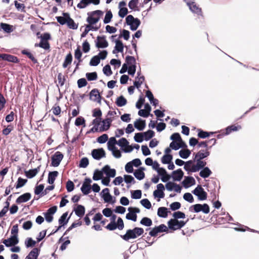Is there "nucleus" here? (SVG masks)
Masks as SVG:
<instances>
[{
    "instance_id": "nucleus-1",
    "label": "nucleus",
    "mask_w": 259,
    "mask_h": 259,
    "mask_svg": "<svg viewBox=\"0 0 259 259\" xmlns=\"http://www.w3.org/2000/svg\"><path fill=\"white\" fill-rule=\"evenodd\" d=\"M38 38H40V41L39 44H35V47H39L46 50H49L50 45L48 41L51 39V34L48 32H46L41 34Z\"/></svg>"
},
{
    "instance_id": "nucleus-2",
    "label": "nucleus",
    "mask_w": 259,
    "mask_h": 259,
    "mask_svg": "<svg viewBox=\"0 0 259 259\" xmlns=\"http://www.w3.org/2000/svg\"><path fill=\"white\" fill-rule=\"evenodd\" d=\"M103 14V12L101 10H96L92 12L91 13H88L89 16L87 19V21L89 24L92 26L93 25L97 23L101 16Z\"/></svg>"
},
{
    "instance_id": "nucleus-3",
    "label": "nucleus",
    "mask_w": 259,
    "mask_h": 259,
    "mask_svg": "<svg viewBox=\"0 0 259 259\" xmlns=\"http://www.w3.org/2000/svg\"><path fill=\"white\" fill-rule=\"evenodd\" d=\"M126 23L130 26L132 30L135 31L140 26L141 21L138 18H135L132 15H130L126 18Z\"/></svg>"
},
{
    "instance_id": "nucleus-4",
    "label": "nucleus",
    "mask_w": 259,
    "mask_h": 259,
    "mask_svg": "<svg viewBox=\"0 0 259 259\" xmlns=\"http://www.w3.org/2000/svg\"><path fill=\"white\" fill-rule=\"evenodd\" d=\"M192 193L198 197L199 200H204L207 199V193L204 190L201 185L197 187L192 191Z\"/></svg>"
},
{
    "instance_id": "nucleus-5",
    "label": "nucleus",
    "mask_w": 259,
    "mask_h": 259,
    "mask_svg": "<svg viewBox=\"0 0 259 259\" xmlns=\"http://www.w3.org/2000/svg\"><path fill=\"white\" fill-rule=\"evenodd\" d=\"M63 155L60 151H57L52 155L51 159V165L53 166L57 167L59 165L61 161L63 158Z\"/></svg>"
},
{
    "instance_id": "nucleus-6",
    "label": "nucleus",
    "mask_w": 259,
    "mask_h": 259,
    "mask_svg": "<svg viewBox=\"0 0 259 259\" xmlns=\"http://www.w3.org/2000/svg\"><path fill=\"white\" fill-rule=\"evenodd\" d=\"M168 229L164 224H161L159 226L153 228L149 232V235L152 237H156L159 233L167 232Z\"/></svg>"
},
{
    "instance_id": "nucleus-7",
    "label": "nucleus",
    "mask_w": 259,
    "mask_h": 259,
    "mask_svg": "<svg viewBox=\"0 0 259 259\" xmlns=\"http://www.w3.org/2000/svg\"><path fill=\"white\" fill-rule=\"evenodd\" d=\"M193 207L195 212L202 211L204 213H208L209 212V207L208 205L206 203L203 204H196L193 205Z\"/></svg>"
},
{
    "instance_id": "nucleus-8",
    "label": "nucleus",
    "mask_w": 259,
    "mask_h": 259,
    "mask_svg": "<svg viewBox=\"0 0 259 259\" xmlns=\"http://www.w3.org/2000/svg\"><path fill=\"white\" fill-rule=\"evenodd\" d=\"M57 210V206H53L49 208L46 212L44 213L46 220L50 223L53 221V214H54Z\"/></svg>"
},
{
    "instance_id": "nucleus-9",
    "label": "nucleus",
    "mask_w": 259,
    "mask_h": 259,
    "mask_svg": "<svg viewBox=\"0 0 259 259\" xmlns=\"http://www.w3.org/2000/svg\"><path fill=\"white\" fill-rule=\"evenodd\" d=\"M92 155L93 157L96 160H100L103 157H105L106 153L103 148L95 149L92 151Z\"/></svg>"
},
{
    "instance_id": "nucleus-10",
    "label": "nucleus",
    "mask_w": 259,
    "mask_h": 259,
    "mask_svg": "<svg viewBox=\"0 0 259 259\" xmlns=\"http://www.w3.org/2000/svg\"><path fill=\"white\" fill-rule=\"evenodd\" d=\"M0 59L14 63L19 62V60L17 57L8 54H0Z\"/></svg>"
},
{
    "instance_id": "nucleus-11",
    "label": "nucleus",
    "mask_w": 259,
    "mask_h": 259,
    "mask_svg": "<svg viewBox=\"0 0 259 259\" xmlns=\"http://www.w3.org/2000/svg\"><path fill=\"white\" fill-rule=\"evenodd\" d=\"M96 46L98 48H105L108 46V42L106 39L105 36H98L97 37Z\"/></svg>"
},
{
    "instance_id": "nucleus-12",
    "label": "nucleus",
    "mask_w": 259,
    "mask_h": 259,
    "mask_svg": "<svg viewBox=\"0 0 259 259\" xmlns=\"http://www.w3.org/2000/svg\"><path fill=\"white\" fill-rule=\"evenodd\" d=\"M164 185L160 183L157 185V190L153 192V195L155 198H163L164 197V193L163 191L164 190Z\"/></svg>"
},
{
    "instance_id": "nucleus-13",
    "label": "nucleus",
    "mask_w": 259,
    "mask_h": 259,
    "mask_svg": "<svg viewBox=\"0 0 259 259\" xmlns=\"http://www.w3.org/2000/svg\"><path fill=\"white\" fill-rule=\"evenodd\" d=\"M19 242L18 237H17L16 235L11 236L10 238L7 239H4L3 241V243L7 246L10 247L15 246Z\"/></svg>"
},
{
    "instance_id": "nucleus-14",
    "label": "nucleus",
    "mask_w": 259,
    "mask_h": 259,
    "mask_svg": "<svg viewBox=\"0 0 259 259\" xmlns=\"http://www.w3.org/2000/svg\"><path fill=\"white\" fill-rule=\"evenodd\" d=\"M90 98L94 101L100 103L102 97L100 95L98 90L94 89L90 93Z\"/></svg>"
},
{
    "instance_id": "nucleus-15",
    "label": "nucleus",
    "mask_w": 259,
    "mask_h": 259,
    "mask_svg": "<svg viewBox=\"0 0 259 259\" xmlns=\"http://www.w3.org/2000/svg\"><path fill=\"white\" fill-rule=\"evenodd\" d=\"M196 161V164L193 165V172L198 171L200 169L205 167L206 162L203 161L202 159H194Z\"/></svg>"
},
{
    "instance_id": "nucleus-16",
    "label": "nucleus",
    "mask_w": 259,
    "mask_h": 259,
    "mask_svg": "<svg viewBox=\"0 0 259 259\" xmlns=\"http://www.w3.org/2000/svg\"><path fill=\"white\" fill-rule=\"evenodd\" d=\"M210 154V152L208 149H206L205 150H201L198 151L197 153L194 154V159H203L208 157Z\"/></svg>"
},
{
    "instance_id": "nucleus-17",
    "label": "nucleus",
    "mask_w": 259,
    "mask_h": 259,
    "mask_svg": "<svg viewBox=\"0 0 259 259\" xmlns=\"http://www.w3.org/2000/svg\"><path fill=\"white\" fill-rule=\"evenodd\" d=\"M102 171L106 174L108 177L113 178L116 175V170L115 169L110 168L108 165H106L102 168Z\"/></svg>"
},
{
    "instance_id": "nucleus-18",
    "label": "nucleus",
    "mask_w": 259,
    "mask_h": 259,
    "mask_svg": "<svg viewBox=\"0 0 259 259\" xmlns=\"http://www.w3.org/2000/svg\"><path fill=\"white\" fill-rule=\"evenodd\" d=\"M31 194L30 193H25L19 197L16 200V202L18 204H20L23 202L28 201L31 198Z\"/></svg>"
},
{
    "instance_id": "nucleus-19",
    "label": "nucleus",
    "mask_w": 259,
    "mask_h": 259,
    "mask_svg": "<svg viewBox=\"0 0 259 259\" xmlns=\"http://www.w3.org/2000/svg\"><path fill=\"white\" fill-rule=\"evenodd\" d=\"M184 176V172L181 168L172 171V177L174 181H180Z\"/></svg>"
},
{
    "instance_id": "nucleus-20",
    "label": "nucleus",
    "mask_w": 259,
    "mask_h": 259,
    "mask_svg": "<svg viewBox=\"0 0 259 259\" xmlns=\"http://www.w3.org/2000/svg\"><path fill=\"white\" fill-rule=\"evenodd\" d=\"M187 5L189 6L190 9L193 13L197 14H200L201 13V9L199 8L194 2H187Z\"/></svg>"
},
{
    "instance_id": "nucleus-21",
    "label": "nucleus",
    "mask_w": 259,
    "mask_h": 259,
    "mask_svg": "<svg viewBox=\"0 0 259 259\" xmlns=\"http://www.w3.org/2000/svg\"><path fill=\"white\" fill-rule=\"evenodd\" d=\"M120 236L125 241H128L131 239L136 238V236L135 235V234L132 229L127 230L125 234L121 235Z\"/></svg>"
},
{
    "instance_id": "nucleus-22",
    "label": "nucleus",
    "mask_w": 259,
    "mask_h": 259,
    "mask_svg": "<svg viewBox=\"0 0 259 259\" xmlns=\"http://www.w3.org/2000/svg\"><path fill=\"white\" fill-rule=\"evenodd\" d=\"M135 127L139 131H142L146 126L145 120L141 119H137L134 122Z\"/></svg>"
},
{
    "instance_id": "nucleus-23",
    "label": "nucleus",
    "mask_w": 259,
    "mask_h": 259,
    "mask_svg": "<svg viewBox=\"0 0 259 259\" xmlns=\"http://www.w3.org/2000/svg\"><path fill=\"white\" fill-rule=\"evenodd\" d=\"M195 179L192 177H186L182 183L185 188L189 187L190 185L194 184Z\"/></svg>"
},
{
    "instance_id": "nucleus-24",
    "label": "nucleus",
    "mask_w": 259,
    "mask_h": 259,
    "mask_svg": "<svg viewBox=\"0 0 259 259\" xmlns=\"http://www.w3.org/2000/svg\"><path fill=\"white\" fill-rule=\"evenodd\" d=\"M63 17L57 16L56 17L57 22L62 25L66 24L69 14L67 13H63Z\"/></svg>"
},
{
    "instance_id": "nucleus-25",
    "label": "nucleus",
    "mask_w": 259,
    "mask_h": 259,
    "mask_svg": "<svg viewBox=\"0 0 259 259\" xmlns=\"http://www.w3.org/2000/svg\"><path fill=\"white\" fill-rule=\"evenodd\" d=\"M39 169H40V166H38L36 168L30 169L28 171H26L25 172V174L28 178H29V179L32 178L33 177L35 176L36 175V174L38 172V171H39Z\"/></svg>"
},
{
    "instance_id": "nucleus-26",
    "label": "nucleus",
    "mask_w": 259,
    "mask_h": 259,
    "mask_svg": "<svg viewBox=\"0 0 259 259\" xmlns=\"http://www.w3.org/2000/svg\"><path fill=\"white\" fill-rule=\"evenodd\" d=\"M115 42L116 45L115 47V50L113 51V53L115 54L116 53V52L122 53L123 51L124 48L122 41L120 40H116Z\"/></svg>"
},
{
    "instance_id": "nucleus-27",
    "label": "nucleus",
    "mask_w": 259,
    "mask_h": 259,
    "mask_svg": "<svg viewBox=\"0 0 259 259\" xmlns=\"http://www.w3.org/2000/svg\"><path fill=\"white\" fill-rule=\"evenodd\" d=\"M168 226L170 229L176 230L177 229H180L179 227L178 220L177 219H170L168 222Z\"/></svg>"
},
{
    "instance_id": "nucleus-28",
    "label": "nucleus",
    "mask_w": 259,
    "mask_h": 259,
    "mask_svg": "<svg viewBox=\"0 0 259 259\" xmlns=\"http://www.w3.org/2000/svg\"><path fill=\"white\" fill-rule=\"evenodd\" d=\"M129 212L126 214V219L136 222L137 221V215L135 214V212L133 211V207L128 208Z\"/></svg>"
},
{
    "instance_id": "nucleus-29",
    "label": "nucleus",
    "mask_w": 259,
    "mask_h": 259,
    "mask_svg": "<svg viewBox=\"0 0 259 259\" xmlns=\"http://www.w3.org/2000/svg\"><path fill=\"white\" fill-rule=\"evenodd\" d=\"M39 250L37 248H34L26 257L27 259H37L39 254Z\"/></svg>"
},
{
    "instance_id": "nucleus-30",
    "label": "nucleus",
    "mask_w": 259,
    "mask_h": 259,
    "mask_svg": "<svg viewBox=\"0 0 259 259\" xmlns=\"http://www.w3.org/2000/svg\"><path fill=\"white\" fill-rule=\"evenodd\" d=\"M241 126L240 125H231L230 126H228L225 129V133L223 134L224 135H227L230 134L232 132L237 131L238 130L240 129Z\"/></svg>"
},
{
    "instance_id": "nucleus-31",
    "label": "nucleus",
    "mask_w": 259,
    "mask_h": 259,
    "mask_svg": "<svg viewBox=\"0 0 259 259\" xmlns=\"http://www.w3.org/2000/svg\"><path fill=\"white\" fill-rule=\"evenodd\" d=\"M75 214L79 217H82L85 213V208L81 205H77L76 208L74 209Z\"/></svg>"
},
{
    "instance_id": "nucleus-32",
    "label": "nucleus",
    "mask_w": 259,
    "mask_h": 259,
    "mask_svg": "<svg viewBox=\"0 0 259 259\" xmlns=\"http://www.w3.org/2000/svg\"><path fill=\"white\" fill-rule=\"evenodd\" d=\"M59 173L57 171H51L49 173L48 182L50 184H54Z\"/></svg>"
},
{
    "instance_id": "nucleus-33",
    "label": "nucleus",
    "mask_w": 259,
    "mask_h": 259,
    "mask_svg": "<svg viewBox=\"0 0 259 259\" xmlns=\"http://www.w3.org/2000/svg\"><path fill=\"white\" fill-rule=\"evenodd\" d=\"M212 174L211 171L208 167H205L202 168L199 173V175L203 178H206L209 177Z\"/></svg>"
},
{
    "instance_id": "nucleus-34",
    "label": "nucleus",
    "mask_w": 259,
    "mask_h": 259,
    "mask_svg": "<svg viewBox=\"0 0 259 259\" xmlns=\"http://www.w3.org/2000/svg\"><path fill=\"white\" fill-rule=\"evenodd\" d=\"M66 24L70 29H76L78 28V24L75 23L74 21L70 17V15L68 17Z\"/></svg>"
},
{
    "instance_id": "nucleus-35",
    "label": "nucleus",
    "mask_w": 259,
    "mask_h": 259,
    "mask_svg": "<svg viewBox=\"0 0 259 259\" xmlns=\"http://www.w3.org/2000/svg\"><path fill=\"white\" fill-rule=\"evenodd\" d=\"M167 213V208L165 207H160L158 209L157 215L161 218H166Z\"/></svg>"
},
{
    "instance_id": "nucleus-36",
    "label": "nucleus",
    "mask_w": 259,
    "mask_h": 259,
    "mask_svg": "<svg viewBox=\"0 0 259 259\" xmlns=\"http://www.w3.org/2000/svg\"><path fill=\"white\" fill-rule=\"evenodd\" d=\"M143 168L136 170L134 172L135 177L138 180H141L145 178V173L143 172Z\"/></svg>"
},
{
    "instance_id": "nucleus-37",
    "label": "nucleus",
    "mask_w": 259,
    "mask_h": 259,
    "mask_svg": "<svg viewBox=\"0 0 259 259\" xmlns=\"http://www.w3.org/2000/svg\"><path fill=\"white\" fill-rule=\"evenodd\" d=\"M116 144H117V141L116 140L115 138L114 137L110 138L107 143L108 149L109 150L115 149V148H116V147L115 146V145Z\"/></svg>"
},
{
    "instance_id": "nucleus-38",
    "label": "nucleus",
    "mask_w": 259,
    "mask_h": 259,
    "mask_svg": "<svg viewBox=\"0 0 259 259\" xmlns=\"http://www.w3.org/2000/svg\"><path fill=\"white\" fill-rule=\"evenodd\" d=\"M1 28L7 33H10L13 31V26L5 23H1L0 24Z\"/></svg>"
},
{
    "instance_id": "nucleus-39",
    "label": "nucleus",
    "mask_w": 259,
    "mask_h": 259,
    "mask_svg": "<svg viewBox=\"0 0 259 259\" xmlns=\"http://www.w3.org/2000/svg\"><path fill=\"white\" fill-rule=\"evenodd\" d=\"M113 119L111 117L106 118V119L102 120V122L103 123V130L105 131L107 130L110 126L111 123Z\"/></svg>"
},
{
    "instance_id": "nucleus-40",
    "label": "nucleus",
    "mask_w": 259,
    "mask_h": 259,
    "mask_svg": "<svg viewBox=\"0 0 259 259\" xmlns=\"http://www.w3.org/2000/svg\"><path fill=\"white\" fill-rule=\"evenodd\" d=\"M198 137L200 138L204 139L208 137H209L210 135L213 134L214 133L213 132H207L203 131V130L201 129L198 130Z\"/></svg>"
},
{
    "instance_id": "nucleus-41",
    "label": "nucleus",
    "mask_w": 259,
    "mask_h": 259,
    "mask_svg": "<svg viewBox=\"0 0 259 259\" xmlns=\"http://www.w3.org/2000/svg\"><path fill=\"white\" fill-rule=\"evenodd\" d=\"M103 171L102 170H99L98 169H96L94 171L93 179L95 181H98L100 179H102L103 177Z\"/></svg>"
},
{
    "instance_id": "nucleus-42",
    "label": "nucleus",
    "mask_w": 259,
    "mask_h": 259,
    "mask_svg": "<svg viewBox=\"0 0 259 259\" xmlns=\"http://www.w3.org/2000/svg\"><path fill=\"white\" fill-rule=\"evenodd\" d=\"M72 61V54L70 53H69L66 56L64 62L63 63V67L64 68H66L68 65H69L71 63Z\"/></svg>"
},
{
    "instance_id": "nucleus-43",
    "label": "nucleus",
    "mask_w": 259,
    "mask_h": 259,
    "mask_svg": "<svg viewBox=\"0 0 259 259\" xmlns=\"http://www.w3.org/2000/svg\"><path fill=\"white\" fill-rule=\"evenodd\" d=\"M102 197L103 198V199L105 202L111 203H114L115 202V198H114V199H113V197L110 195V193L102 195Z\"/></svg>"
},
{
    "instance_id": "nucleus-44",
    "label": "nucleus",
    "mask_w": 259,
    "mask_h": 259,
    "mask_svg": "<svg viewBox=\"0 0 259 259\" xmlns=\"http://www.w3.org/2000/svg\"><path fill=\"white\" fill-rule=\"evenodd\" d=\"M67 215L68 212H66L64 213L59 219V223L60 225V226H61V227L67 223L68 220L69 219V218L68 219H66Z\"/></svg>"
},
{
    "instance_id": "nucleus-45",
    "label": "nucleus",
    "mask_w": 259,
    "mask_h": 259,
    "mask_svg": "<svg viewBox=\"0 0 259 259\" xmlns=\"http://www.w3.org/2000/svg\"><path fill=\"white\" fill-rule=\"evenodd\" d=\"M172 159V156L170 154H165L161 158V162L163 164H169Z\"/></svg>"
},
{
    "instance_id": "nucleus-46",
    "label": "nucleus",
    "mask_w": 259,
    "mask_h": 259,
    "mask_svg": "<svg viewBox=\"0 0 259 259\" xmlns=\"http://www.w3.org/2000/svg\"><path fill=\"white\" fill-rule=\"evenodd\" d=\"M22 54L23 55H26L32 61L34 64H36L37 63V59L34 57L32 54H31L30 52L27 51V50H23L22 51Z\"/></svg>"
},
{
    "instance_id": "nucleus-47",
    "label": "nucleus",
    "mask_w": 259,
    "mask_h": 259,
    "mask_svg": "<svg viewBox=\"0 0 259 259\" xmlns=\"http://www.w3.org/2000/svg\"><path fill=\"white\" fill-rule=\"evenodd\" d=\"M99 29V27H94L93 26H91V25L90 24H88L85 27V28L84 29V31L83 32V33L81 34V37H84L88 33V32L91 30H97L98 29Z\"/></svg>"
},
{
    "instance_id": "nucleus-48",
    "label": "nucleus",
    "mask_w": 259,
    "mask_h": 259,
    "mask_svg": "<svg viewBox=\"0 0 259 259\" xmlns=\"http://www.w3.org/2000/svg\"><path fill=\"white\" fill-rule=\"evenodd\" d=\"M127 103V101L122 96L118 97L116 101V105L119 107L125 105Z\"/></svg>"
},
{
    "instance_id": "nucleus-49",
    "label": "nucleus",
    "mask_w": 259,
    "mask_h": 259,
    "mask_svg": "<svg viewBox=\"0 0 259 259\" xmlns=\"http://www.w3.org/2000/svg\"><path fill=\"white\" fill-rule=\"evenodd\" d=\"M191 154V151L190 150L186 149H182L180 151L179 155L182 158L186 159L188 158Z\"/></svg>"
},
{
    "instance_id": "nucleus-50",
    "label": "nucleus",
    "mask_w": 259,
    "mask_h": 259,
    "mask_svg": "<svg viewBox=\"0 0 259 259\" xmlns=\"http://www.w3.org/2000/svg\"><path fill=\"white\" fill-rule=\"evenodd\" d=\"M144 138L146 141H148L154 136V132L152 130H148V131L143 133Z\"/></svg>"
},
{
    "instance_id": "nucleus-51",
    "label": "nucleus",
    "mask_w": 259,
    "mask_h": 259,
    "mask_svg": "<svg viewBox=\"0 0 259 259\" xmlns=\"http://www.w3.org/2000/svg\"><path fill=\"white\" fill-rule=\"evenodd\" d=\"M193 161L192 160H189L185 162L184 169L188 172H193Z\"/></svg>"
},
{
    "instance_id": "nucleus-52",
    "label": "nucleus",
    "mask_w": 259,
    "mask_h": 259,
    "mask_svg": "<svg viewBox=\"0 0 259 259\" xmlns=\"http://www.w3.org/2000/svg\"><path fill=\"white\" fill-rule=\"evenodd\" d=\"M100 62V58L98 56H95L92 58L90 62L91 66H97Z\"/></svg>"
},
{
    "instance_id": "nucleus-53",
    "label": "nucleus",
    "mask_w": 259,
    "mask_h": 259,
    "mask_svg": "<svg viewBox=\"0 0 259 259\" xmlns=\"http://www.w3.org/2000/svg\"><path fill=\"white\" fill-rule=\"evenodd\" d=\"M140 223L145 226L150 227L152 224V221L150 218L144 217L141 220Z\"/></svg>"
},
{
    "instance_id": "nucleus-54",
    "label": "nucleus",
    "mask_w": 259,
    "mask_h": 259,
    "mask_svg": "<svg viewBox=\"0 0 259 259\" xmlns=\"http://www.w3.org/2000/svg\"><path fill=\"white\" fill-rule=\"evenodd\" d=\"M27 182V179H23L21 177L19 178L17 183L15 185L16 188L18 189L23 187Z\"/></svg>"
},
{
    "instance_id": "nucleus-55",
    "label": "nucleus",
    "mask_w": 259,
    "mask_h": 259,
    "mask_svg": "<svg viewBox=\"0 0 259 259\" xmlns=\"http://www.w3.org/2000/svg\"><path fill=\"white\" fill-rule=\"evenodd\" d=\"M87 78L89 81L95 80L98 78L97 73L96 72L86 73Z\"/></svg>"
},
{
    "instance_id": "nucleus-56",
    "label": "nucleus",
    "mask_w": 259,
    "mask_h": 259,
    "mask_svg": "<svg viewBox=\"0 0 259 259\" xmlns=\"http://www.w3.org/2000/svg\"><path fill=\"white\" fill-rule=\"evenodd\" d=\"M82 56V53L80 51V47L78 46L75 50L74 57L78 61V63L81 61V57Z\"/></svg>"
},
{
    "instance_id": "nucleus-57",
    "label": "nucleus",
    "mask_w": 259,
    "mask_h": 259,
    "mask_svg": "<svg viewBox=\"0 0 259 259\" xmlns=\"http://www.w3.org/2000/svg\"><path fill=\"white\" fill-rule=\"evenodd\" d=\"M125 62V64H126L127 65H129L130 66L133 65V64L136 65V64L135 58L134 57L131 56H127L126 57Z\"/></svg>"
},
{
    "instance_id": "nucleus-58",
    "label": "nucleus",
    "mask_w": 259,
    "mask_h": 259,
    "mask_svg": "<svg viewBox=\"0 0 259 259\" xmlns=\"http://www.w3.org/2000/svg\"><path fill=\"white\" fill-rule=\"evenodd\" d=\"M112 16L113 15L111 11L110 10L108 11L105 15V17L104 19V23L105 24L109 23L111 21Z\"/></svg>"
},
{
    "instance_id": "nucleus-59",
    "label": "nucleus",
    "mask_w": 259,
    "mask_h": 259,
    "mask_svg": "<svg viewBox=\"0 0 259 259\" xmlns=\"http://www.w3.org/2000/svg\"><path fill=\"white\" fill-rule=\"evenodd\" d=\"M90 4L89 0H81L79 3L77 5L79 9H83Z\"/></svg>"
},
{
    "instance_id": "nucleus-60",
    "label": "nucleus",
    "mask_w": 259,
    "mask_h": 259,
    "mask_svg": "<svg viewBox=\"0 0 259 259\" xmlns=\"http://www.w3.org/2000/svg\"><path fill=\"white\" fill-rule=\"evenodd\" d=\"M142 197V192L140 190H135L132 192V197L133 199H140Z\"/></svg>"
},
{
    "instance_id": "nucleus-61",
    "label": "nucleus",
    "mask_w": 259,
    "mask_h": 259,
    "mask_svg": "<svg viewBox=\"0 0 259 259\" xmlns=\"http://www.w3.org/2000/svg\"><path fill=\"white\" fill-rule=\"evenodd\" d=\"M170 139H171V140L174 141V142H182V139L180 136V135L178 133L173 134L171 136Z\"/></svg>"
},
{
    "instance_id": "nucleus-62",
    "label": "nucleus",
    "mask_w": 259,
    "mask_h": 259,
    "mask_svg": "<svg viewBox=\"0 0 259 259\" xmlns=\"http://www.w3.org/2000/svg\"><path fill=\"white\" fill-rule=\"evenodd\" d=\"M89 164V159L87 157L82 158L79 163V167L82 168H85L88 166Z\"/></svg>"
},
{
    "instance_id": "nucleus-63",
    "label": "nucleus",
    "mask_w": 259,
    "mask_h": 259,
    "mask_svg": "<svg viewBox=\"0 0 259 259\" xmlns=\"http://www.w3.org/2000/svg\"><path fill=\"white\" fill-rule=\"evenodd\" d=\"M138 0H131L128 3V7L132 10H136L138 8Z\"/></svg>"
},
{
    "instance_id": "nucleus-64",
    "label": "nucleus",
    "mask_w": 259,
    "mask_h": 259,
    "mask_svg": "<svg viewBox=\"0 0 259 259\" xmlns=\"http://www.w3.org/2000/svg\"><path fill=\"white\" fill-rule=\"evenodd\" d=\"M140 202L147 209H150L151 207V204L148 199H143L141 200Z\"/></svg>"
}]
</instances>
